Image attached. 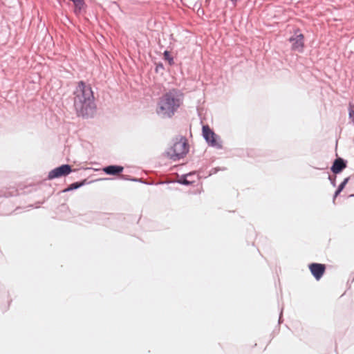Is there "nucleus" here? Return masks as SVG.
<instances>
[{
	"instance_id": "f3484780",
	"label": "nucleus",
	"mask_w": 354,
	"mask_h": 354,
	"mask_svg": "<svg viewBox=\"0 0 354 354\" xmlns=\"http://www.w3.org/2000/svg\"><path fill=\"white\" fill-rule=\"evenodd\" d=\"M71 1H74L75 0H71Z\"/></svg>"
},
{
	"instance_id": "f8f14e48",
	"label": "nucleus",
	"mask_w": 354,
	"mask_h": 354,
	"mask_svg": "<svg viewBox=\"0 0 354 354\" xmlns=\"http://www.w3.org/2000/svg\"><path fill=\"white\" fill-rule=\"evenodd\" d=\"M164 58L167 60L169 64H173V57L171 56L170 53L169 51H165L164 53Z\"/></svg>"
},
{
	"instance_id": "1a4fd4ad",
	"label": "nucleus",
	"mask_w": 354,
	"mask_h": 354,
	"mask_svg": "<svg viewBox=\"0 0 354 354\" xmlns=\"http://www.w3.org/2000/svg\"><path fill=\"white\" fill-rule=\"evenodd\" d=\"M124 168L122 166L110 165L103 169V171L109 175H116L123 171Z\"/></svg>"
},
{
	"instance_id": "f03ea898",
	"label": "nucleus",
	"mask_w": 354,
	"mask_h": 354,
	"mask_svg": "<svg viewBox=\"0 0 354 354\" xmlns=\"http://www.w3.org/2000/svg\"><path fill=\"white\" fill-rule=\"evenodd\" d=\"M74 94L75 109L82 115H87L93 98L91 88L81 81L78 83Z\"/></svg>"
},
{
	"instance_id": "0eeeda50",
	"label": "nucleus",
	"mask_w": 354,
	"mask_h": 354,
	"mask_svg": "<svg viewBox=\"0 0 354 354\" xmlns=\"http://www.w3.org/2000/svg\"><path fill=\"white\" fill-rule=\"evenodd\" d=\"M309 270L317 280H319L326 270L324 264L313 263L309 265Z\"/></svg>"
},
{
	"instance_id": "2eb2a0df",
	"label": "nucleus",
	"mask_w": 354,
	"mask_h": 354,
	"mask_svg": "<svg viewBox=\"0 0 354 354\" xmlns=\"http://www.w3.org/2000/svg\"><path fill=\"white\" fill-rule=\"evenodd\" d=\"M183 183L184 184H189V182H188V180L187 179H184Z\"/></svg>"
},
{
	"instance_id": "4468645a",
	"label": "nucleus",
	"mask_w": 354,
	"mask_h": 354,
	"mask_svg": "<svg viewBox=\"0 0 354 354\" xmlns=\"http://www.w3.org/2000/svg\"><path fill=\"white\" fill-rule=\"evenodd\" d=\"M82 185V183H73L71 185V189H77V188L80 187Z\"/></svg>"
},
{
	"instance_id": "f257e3e1",
	"label": "nucleus",
	"mask_w": 354,
	"mask_h": 354,
	"mask_svg": "<svg viewBox=\"0 0 354 354\" xmlns=\"http://www.w3.org/2000/svg\"><path fill=\"white\" fill-rule=\"evenodd\" d=\"M183 93L172 88L164 93L158 100L156 112L162 117H172L183 103Z\"/></svg>"
},
{
	"instance_id": "7ed1b4c3",
	"label": "nucleus",
	"mask_w": 354,
	"mask_h": 354,
	"mask_svg": "<svg viewBox=\"0 0 354 354\" xmlns=\"http://www.w3.org/2000/svg\"><path fill=\"white\" fill-rule=\"evenodd\" d=\"M189 151V145L185 138H181L178 141L174 142L173 146L169 149L168 156L174 159L183 158Z\"/></svg>"
},
{
	"instance_id": "39448f33",
	"label": "nucleus",
	"mask_w": 354,
	"mask_h": 354,
	"mask_svg": "<svg viewBox=\"0 0 354 354\" xmlns=\"http://www.w3.org/2000/svg\"><path fill=\"white\" fill-rule=\"evenodd\" d=\"M71 171V168L68 165H63L60 167H58L48 173V179H54L56 178H59L62 176H65L70 174Z\"/></svg>"
},
{
	"instance_id": "20e7f679",
	"label": "nucleus",
	"mask_w": 354,
	"mask_h": 354,
	"mask_svg": "<svg viewBox=\"0 0 354 354\" xmlns=\"http://www.w3.org/2000/svg\"><path fill=\"white\" fill-rule=\"evenodd\" d=\"M203 135L209 145L217 149L222 148V144L218 136L213 132L209 126L203 127Z\"/></svg>"
},
{
	"instance_id": "ddd939ff",
	"label": "nucleus",
	"mask_w": 354,
	"mask_h": 354,
	"mask_svg": "<svg viewBox=\"0 0 354 354\" xmlns=\"http://www.w3.org/2000/svg\"><path fill=\"white\" fill-rule=\"evenodd\" d=\"M349 117L351 118L353 124H354V104L350 105L349 106Z\"/></svg>"
},
{
	"instance_id": "9d476101",
	"label": "nucleus",
	"mask_w": 354,
	"mask_h": 354,
	"mask_svg": "<svg viewBox=\"0 0 354 354\" xmlns=\"http://www.w3.org/2000/svg\"><path fill=\"white\" fill-rule=\"evenodd\" d=\"M348 180L349 178H345L344 181L339 185L337 190L335 192V197H336L344 189Z\"/></svg>"
},
{
	"instance_id": "6e6552de",
	"label": "nucleus",
	"mask_w": 354,
	"mask_h": 354,
	"mask_svg": "<svg viewBox=\"0 0 354 354\" xmlns=\"http://www.w3.org/2000/svg\"><path fill=\"white\" fill-rule=\"evenodd\" d=\"M346 167V164L344 161V160L341 158H338L335 160L333 165L331 167V171L334 174H339Z\"/></svg>"
},
{
	"instance_id": "423d86ee",
	"label": "nucleus",
	"mask_w": 354,
	"mask_h": 354,
	"mask_svg": "<svg viewBox=\"0 0 354 354\" xmlns=\"http://www.w3.org/2000/svg\"><path fill=\"white\" fill-rule=\"evenodd\" d=\"M292 43V49L299 53H301L304 47V36L303 34H299L290 38Z\"/></svg>"
},
{
	"instance_id": "dca6fc26",
	"label": "nucleus",
	"mask_w": 354,
	"mask_h": 354,
	"mask_svg": "<svg viewBox=\"0 0 354 354\" xmlns=\"http://www.w3.org/2000/svg\"><path fill=\"white\" fill-rule=\"evenodd\" d=\"M234 4L237 2L238 0H231Z\"/></svg>"
},
{
	"instance_id": "9b49d317",
	"label": "nucleus",
	"mask_w": 354,
	"mask_h": 354,
	"mask_svg": "<svg viewBox=\"0 0 354 354\" xmlns=\"http://www.w3.org/2000/svg\"><path fill=\"white\" fill-rule=\"evenodd\" d=\"M73 2L75 6V12L80 11L84 4L83 0H75Z\"/></svg>"
}]
</instances>
